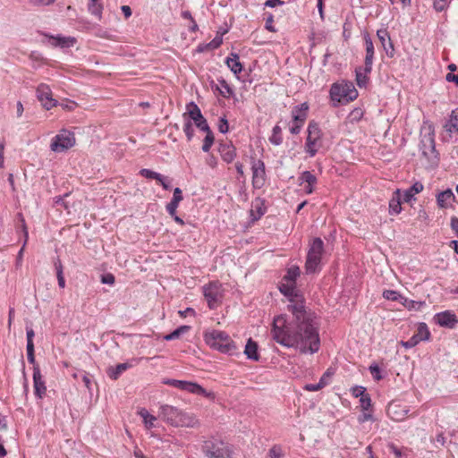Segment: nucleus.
Segmentation results:
<instances>
[{
	"instance_id": "f257e3e1",
	"label": "nucleus",
	"mask_w": 458,
	"mask_h": 458,
	"mask_svg": "<svg viewBox=\"0 0 458 458\" xmlns=\"http://www.w3.org/2000/svg\"><path fill=\"white\" fill-rule=\"evenodd\" d=\"M287 294V310L292 314L288 321L286 315H279L273 320L271 334L279 344L295 348L301 353L314 354L318 352L320 339L316 314L305 306V298L295 285Z\"/></svg>"
},
{
	"instance_id": "f03ea898",
	"label": "nucleus",
	"mask_w": 458,
	"mask_h": 458,
	"mask_svg": "<svg viewBox=\"0 0 458 458\" xmlns=\"http://www.w3.org/2000/svg\"><path fill=\"white\" fill-rule=\"evenodd\" d=\"M195 128L199 131L206 133L201 149L203 152H208L214 143L215 137L207 120L205 119V116H188L185 120L183 131L188 141L192 140Z\"/></svg>"
},
{
	"instance_id": "7ed1b4c3",
	"label": "nucleus",
	"mask_w": 458,
	"mask_h": 458,
	"mask_svg": "<svg viewBox=\"0 0 458 458\" xmlns=\"http://www.w3.org/2000/svg\"><path fill=\"white\" fill-rule=\"evenodd\" d=\"M205 343L212 349L228 355L239 353V348L225 331L213 329L204 334Z\"/></svg>"
},
{
	"instance_id": "20e7f679",
	"label": "nucleus",
	"mask_w": 458,
	"mask_h": 458,
	"mask_svg": "<svg viewBox=\"0 0 458 458\" xmlns=\"http://www.w3.org/2000/svg\"><path fill=\"white\" fill-rule=\"evenodd\" d=\"M159 416L163 420L174 427L194 428L198 424V420L192 414L184 412L168 404L160 406Z\"/></svg>"
},
{
	"instance_id": "39448f33",
	"label": "nucleus",
	"mask_w": 458,
	"mask_h": 458,
	"mask_svg": "<svg viewBox=\"0 0 458 458\" xmlns=\"http://www.w3.org/2000/svg\"><path fill=\"white\" fill-rule=\"evenodd\" d=\"M329 95L333 105L336 106L353 101L359 94L353 82L343 80L331 85Z\"/></svg>"
},
{
	"instance_id": "423d86ee",
	"label": "nucleus",
	"mask_w": 458,
	"mask_h": 458,
	"mask_svg": "<svg viewBox=\"0 0 458 458\" xmlns=\"http://www.w3.org/2000/svg\"><path fill=\"white\" fill-rule=\"evenodd\" d=\"M324 253V242L319 237H315L310 243L306 261L305 273L312 275L321 270V259Z\"/></svg>"
},
{
	"instance_id": "0eeeda50",
	"label": "nucleus",
	"mask_w": 458,
	"mask_h": 458,
	"mask_svg": "<svg viewBox=\"0 0 458 458\" xmlns=\"http://www.w3.org/2000/svg\"><path fill=\"white\" fill-rule=\"evenodd\" d=\"M428 130L429 131L420 140V151L421 152V156L428 162V165L431 168H436L439 165L440 157L436 148L435 132L434 130L431 129V125H429Z\"/></svg>"
},
{
	"instance_id": "6e6552de",
	"label": "nucleus",
	"mask_w": 458,
	"mask_h": 458,
	"mask_svg": "<svg viewBox=\"0 0 458 458\" xmlns=\"http://www.w3.org/2000/svg\"><path fill=\"white\" fill-rule=\"evenodd\" d=\"M202 451L208 458H232L233 455L231 445L216 437L205 440Z\"/></svg>"
},
{
	"instance_id": "1a4fd4ad",
	"label": "nucleus",
	"mask_w": 458,
	"mask_h": 458,
	"mask_svg": "<svg viewBox=\"0 0 458 458\" xmlns=\"http://www.w3.org/2000/svg\"><path fill=\"white\" fill-rule=\"evenodd\" d=\"M202 292L210 310L217 308L222 303L224 289L219 281H212L203 285Z\"/></svg>"
},
{
	"instance_id": "9d476101",
	"label": "nucleus",
	"mask_w": 458,
	"mask_h": 458,
	"mask_svg": "<svg viewBox=\"0 0 458 458\" xmlns=\"http://www.w3.org/2000/svg\"><path fill=\"white\" fill-rule=\"evenodd\" d=\"M76 143L74 132L62 129L52 139L50 149L54 152H65L72 148Z\"/></svg>"
},
{
	"instance_id": "9b49d317",
	"label": "nucleus",
	"mask_w": 458,
	"mask_h": 458,
	"mask_svg": "<svg viewBox=\"0 0 458 458\" xmlns=\"http://www.w3.org/2000/svg\"><path fill=\"white\" fill-rule=\"evenodd\" d=\"M250 169L252 174V186L254 189H261L267 182L266 165L263 160L250 157Z\"/></svg>"
},
{
	"instance_id": "f8f14e48",
	"label": "nucleus",
	"mask_w": 458,
	"mask_h": 458,
	"mask_svg": "<svg viewBox=\"0 0 458 458\" xmlns=\"http://www.w3.org/2000/svg\"><path fill=\"white\" fill-rule=\"evenodd\" d=\"M37 98L46 110H49L57 105V101L52 98V91L47 84L41 83L38 86Z\"/></svg>"
},
{
	"instance_id": "ddd939ff",
	"label": "nucleus",
	"mask_w": 458,
	"mask_h": 458,
	"mask_svg": "<svg viewBox=\"0 0 458 458\" xmlns=\"http://www.w3.org/2000/svg\"><path fill=\"white\" fill-rule=\"evenodd\" d=\"M434 321L440 327L453 329L458 324L457 316L452 310L438 312L434 316Z\"/></svg>"
},
{
	"instance_id": "4468645a",
	"label": "nucleus",
	"mask_w": 458,
	"mask_h": 458,
	"mask_svg": "<svg viewBox=\"0 0 458 458\" xmlns=\"http://www.w3.org/2000/svg\"><path fill=\"white\" fill-rule=\"evenodd\" d=\"M33 386L35 395L42 399L47 392V386L45 380L40 373L39 366H34L33 368Z\"/></svg>"
},
{
	"instance_id": "2eb2a0df",
	"label": "nucleus",
	"mask_w": 458,
	"mask_h": 458,
	"mask_svg": "<svg viewBox=\"0 0 458 458\" xmlns=\"http://www.w3.org/2000/svg\"><path fill=\"white\" fill-rule=\"evenodd\" d=\"M265 202V199L260 197H257L251 202V208L250 210V216L251 222H256L259 220L265 215L267 211Z\"/></svg>"
},
{
	"instance_id": "dca6fc26",
	"label": "nucleus",
	"mask_w": 458,
	"mask_h": 458,
	"mask_svg": "<svg viewBox=\"0 0 458 458\" xmlns=\"http://www.w3.org/2000/svg\"><path fill=\"white\" fill-rule=\"evenodd\" d=\"M377 36L386 55L393 57L394 55V47L388 30L386 29H380L377 31Z\"/></svg>"
},
{
	"instance_id": "f3484780",
	"label": "nucleus",
	"mask_w": 458,
	"mask_h": 458,
	"mask_svg": "<svg viewBox=\"0 0 458 458\" xmlns=\"http://www.w3.org/2000/svg\"><path fill=\"white\" fill-rule=\"evenodd\" d=\"M182 390L191 393V394L202 395L205 397H210V396L214 397L213 393L208 392L205 388H203L200 385H199L196 382L184 380L183 386H182Z\"/></svg>"
},
{
	"instance_id": "a211bd4d",
	"label": "nucleus",
	"mask_w": 458,
	"mask_h": 458,
	"mask_svg": "<svg viewBox=\"0 0 458 458\" xmlns=\"http://www.w3.org/2000/svg\"><path fill=\"white\" fill-rule=\"evenodd\" d=\"M218 152L227 164L232 163L236 157V148L232 143H220Z\"/></svg>"
},
{
	"instance_id": "6ab92c4d",
	"label": "nucleus",
	"mask_w": 458,
	"mask_h": 458,
	"mask_svg": "<svg viewBox=\"0 0 458 458\" xmlns=\"http://www.w3.org/2000/svg\"><path fill=\"white\" fill-rule=\"evenodd\" d=\"M218 83L214 84L212 82L211 88L214 90V92H217L220 96L229 98L231 96L233 95V90L232 87L226 82V81L224 78L217 79Z\"/></svg>"
},
{
	"instance_id": "aec40b11",
	"label": "nucleus",
	"mask_w": 458,
	"mask_h": 458,
	"mask_svg": "<svg viewBox=\"0 0 458 458\" xmlns=\"http://www.w3.org/2000/svg\"><path fill=\"white\" fill-rule=\"evenodd\" d=\"M52 40V45L54 47H59L61 48H68L73 47L76 43V38L73 37H64L62 35L57 36H50L46 34Z\"/></svg>"
},
{
	"instance_id": "412c9836",
	"label": "nucleus",
	"mask_w": 458,
	"mask_h": 458,
	"mask_svg": "<svg viewBox=\"0 0 458 458\" xmlns=\"http://www.w3.org/2000/svg\"><path fill=\"white\" fill-rule=\"evenodd\" d=\"M132 364L130 362L119 363L116 366H110L106 369V375L113 380L120 377L123 372L131 368Z\"/></svg>"
},
{
	"instance_id": "4be33fe9",
	"label": "nucleus",
	"mask_w": 458,
	"mask_h": 458,
	"mask_svg": "<svg viewBox=\"0 0 458 458\" xmlns=\"http://www.w3.org/2000/svg\"><path fill=\"white\" fill-rule=\"evenodd\" d=\"M244 354L249 360L255 361L259 360L260 355L259 353V345L257 342L252 340V338L248 339L244 349Z\"/></svg>"
},
{
	"instance_id": "5701e85b",
	"label": "nucleus",
	"mask_w": 458,
	"mask_h": 458,
	"mask_svg": "<svg viewBox=\"0 0 458 458\" xmlns=\"http://www.w3.org/2000/svg\"><path fill=\"white\" fill-rule=\"evenodd\" d=\"M455 196L451 189H447L437 195V204L440 208H446L448 203L454 201Z\"/></svg>"
},
{
	"instance_id": "b1692460",
	"label": "nucleus",
	"mask_w": 458,
	"mask_h": 458,
	"mask_svg": "<svg viewBox=\"0 0 458 458\" xmlns=\"http://www.w3.org/2000/svg\"><path fill=\"white\" fill-rule=\"evenodd\" d=\"M239 58L238 54L231 53L230 56L225 59L226 65L235 75L240 74L243 70V66L239 61Z\"/></svg>"
},
{
	"instance_id": "393cba45",
	"label": "nucleus",
	"mask_w": 458,
	"mask_h": 458,
	"mask_svg": "<svg viewBox=\"0 0 458 458\" xmlns=\"http://www.w3.org/2000/svg\"><path fill=\"white\" fill-rule=\"evenodd\" d=\"M401 191L397 189L392 199L389 200V214L398 215L402 211V200L400 196Z\"/></svg>"
},
{
	"instance_id": "a878e982",
	"label": "nucleus",
	"mask_w": 458,
	"mask_h": 458,
	"mask_svg": "<svg viewBox=\"0 0 458 458\" xmlns=\"http://www.w3.org/2000/svg\"><path fill=\"white\" fill-rule=\"evenodd\" d=\"M423 189L424 186L420 182H414L410 188L404 191L403 195V201L410 202L414 199V195L421 192Z\"/></svg>"
},
{
	"instance_id": "bb28decb",
	"label": "nucleus",
	"mask_w": 458,
	"mask_h": 458,
	"mask_svg": "<svg viewBox=\"0 0 458 458\" xmlns=\"http://www.w3.org/2000/svg\"><path fill=\"white\" fill-rule=\"evenodd\" d=\"M223 43V39L219 36H216L209 43H202L199 44L197 48L196 52L198 53H203L208 50H213L218 48Z\"/></svg>"
},
{
	"instance_id": "cd10ccee",
	"label": "nucleus",
	"mask_w": 458,
	"mask_h": 458,
	"mask_svg": "<svg viewBox=\"0 0 458 458\" xmlns=\"http://www.w3.org/2000/svg\"><path fill=\"white\" fill-rule=\"evenodd\" d=\"M53 264L55 269L58 286L62 289L65 287V279L64 276V266L59 257H56L53 260Z\"/></svg>"
},
{
	"instance_id": "c85d7f7f",
	"label": "nucleus",
	"mask_w": 458,
	"mask_h": 458,
	"mask_svg": "<svg viewBox=\"0 0 458 458\" xmlns=\"http://www.w3.org/2000/svg\"><path fill=\"white\" fill-rule=\"evenodd\" d=\"M17 216H18V219H19V222H20V225L17 226V230L19 228H21V232L23 233V236H24L23 245H22L21 249L19 250V253H18V257L21 258L22 256V252H23L24 247L27 244V242H28V239H29V232H28L27 225H26V222H25L23 215L21 213H18Z\"/></svg>"
},
{
	"instance_id": "c756f323",
	"label": "nucleus",
	"mask_w": 458,
	"mask_h": 458,
	"mask_svg": "<svg viewBox=\"0 0 458 458\" xmlns=\"http://www.w3.org/2000/svg\"><path fill=\"white\" fill-rule=\"evenodd\" d=\"M300 267L296 265H293L287 268L286 274L283 276V281L296 284V280L300 276Z\"/></svg>"
},
{
	"instance_id": "7c9ffc66",
	"label": "nucleus",
	"mask_w": 458,
	"mask_h": 458,
	"mask_svg": "<svg viewBox=\"0 0 458 458\" xmlns=\"http://www.w3.org/2000/svg\"><path fill=\"white\" fill-rule=\"evenodd\" d=\"M88 11L100 20L102 17L103 4L99 0H89L88 4Z\"/></svg>"
},
{
	"instance_id": "2f4dec72",
	"label": "nucleus",
	"mask_w": 458,
	"mask_h": 458,
	"mask_svg": "<svg viewBox=\"0 0 458 458\" xmlns=\"http://www.w3.org/2000/svg\"><path fill=\"white\" fill-rule=\"evenodd\" d=\"M369 73H365L362 67H358L355 69V81L357 85L361 88H366L369 83V78L368 77Z\"/></svg>"
},
{
	"instance_id": "473e14b6",
	"label": "nucleus",
	"mask_w": 458,
	"mask_h": 458,
	"mask_svg": "<svg viewBox=\"0 0 458 458\" xmlns=\"http://www.w3.org/2000/svg\"><path fill=\"white\" fill-rule=\"evenodd\" d=\"M300 184L306 182L307 184L316 185L318 182L317 177L310 171L302 172L298 178Z\"/></svg>"
},
{
	"instance_id": "72a5a7b5",
	"label": "nucleus",
	"mask_w": 458,
	"mask_h": 458,
	"mask_svg": "<svg viewBox=\"0 0 458 458\" xmlns=\"http://www.w3.org/2000/svg\"><path fill=\"white\" fill-rule=\"evenodd\" d=\"M414 335H418V338L420 342L428 341L430 338V332L428 330L427 324L424 322L419 324L417 333Z\"/></svg>"
},
{
	"instance_id": "f704fd0d",
	"label": "nucleus",
	"mask_w": 458,
	"mask_h": 458,
	"mask_svg": "<svg viewBox=\"0 0 458 458\" xmlns=\"http://www.w3.org/2000/svg\"><path fill=\"white\" fill-rule=\"evenodd\" d=\"M269 141L275 146H279L283 142L282 130L279 125H276L273 128L272 135L269 137Z\"/></svg>"
},
{
	"instance_id": "c9c22d12",
	"label": "nucleus",
	"mask_w": 458,
	"mask_h": 458,
	"mask_svg": "<svg viewBox=\"0 0 458 458\" xmlns=\"http://www.w3.org/2000/svg\"><path fill=\"white\" fill-rule=\"evenodd\" d=\"M318 140L311 139L310 137H307L305 142V152L310 155V157H314L318 149L316 148V142Z\"/></svg>"
},
{
	"instance_id": "e433bc0d",
	"label": "nucleus",
	"mask_w": 458,
	"mask_h": 458,
	"mask_svg": "<svg viewBox=\"0 0 458 458\" xmlns=\"http://www.w3.org/2000/svg\"><path fill=\"white\" fill-rule=\"evenodd\" d=\"M311 139L319 140L320 139V129L318 124L315 122H310L308 126V136Z\"/></svg>"
},
{
	"instance_id": "4c0bfd02",
	"label": "nucleus",
	"mask_w": 458,
	"mask_h": 458,
	"mask_svg": "<svg viewBox=\"0 0 458 458\" xmlns=\"http://www.w3.org/2000/svg\"><path fill=\"white\" fill-rule=\"evenodd\" d=\"M382 296L388 301H402L403 295L394 290H384Z\"/></svg>"
},
{
	"instance_id": "58836bf2",
	"label": "nucleus",
	"mask_w": 458,
	"mask_h": 458,
	"mask_svg": "<svg viewBox=\"0 0 458 458\" xmlns=\"http://www.w3.org/2000/svg\"><path fill=\"white\" fill-rule=\"evenodd\" d=\"M329 384L328 380L320 378L318 384H306L303 389L310 392L318 391Z\"/></svg>"
},
{
	"instance_id": "ea45409f",
	"label": "nucleus",
	"mask_w": 458,
	"mask_h": 458,
	"mask_svg": "<svg viewBox=\"0 0 458 458\" xmlns=\"http://www.w3.org/2000/svg\"><path fill=\"white\" fill-rule=\"evenodd\" d=\"M140 174L147 179H153V180H156V181H161L162 179V174H159V173H157L155 171H152L150 169H148V168H142L140 171Z\"/></svg>"
},
{
	"instance_id": "a19ab883",
	"label": "nucleus",
	"mask_w": 458,
	"mask_h": 458,
	"mask_svg": "<svg viewBox=\"0 0 458 458\" xmlns=\"http://www.w3.org/2000/svg\"><path fill=\"white\" fill-rule=\"evenodd\" d=\"M400 303H402L409 310H417L423 304V302H419V301H416L413 300H410L404 296H403V299H402V301H400Z\"/></svg>"
},
{
	"instance_id": "79ce46f5",
	"label": "nucleus",
	"mask_w": 458,
	"mask_h": 458,
	"mask_svg": "<svg viewBox=\"0 0 458 458\" xmlns=\"http://www.w3.org/2000/svg\"><path fill=\"white\" fill-rule=\"evenodd\" d=\"M363 38L366 47V55H374V45L369 34L365 32Z\"/></svg>"
},
{
	"instance_id": "37998d69",
	"label": "nucleus",
	"mask_w": 458,
	"mask_h": 458,
	"mask_svg": "<svg viewBox=\"0 0 458 458\" xmlns=\"http://www.w3.org/2000/svg\"><path fill=\"white\" fill-rule=\"evenodd\" d=\"M360 403L362 411H369L372 406L371 397L369 394L367 393L364 395H362L360 398Z\"/></svg>"
},
{
	"instance_id": "c03bdc74",
	"label": "nucleus",
	"mask_w": 458,
	"mask_h": 458,
	"mask_svg": "<svg viewBox=\"0 0 458 458\" xmlns=\"http://www.w3.org/2000/svg\"><path fill=\"white\" fill-rule=\"evenodd\" d=\"M369 370L371 373V375L375 380L378 381L383 378V376L381 375L380 368L377 363H372L369 367Z\"/></svg>"
},
{
	"instance_id": "a18cd8bd",
	"label": "nucleus",
	"mask_w": 458,
	"mask_h": 458,
	"mask_svg": "<svg viewBox=\"0 0 458 458\" xmlns=\"http://www.w3.org/2000/svg\"><path fill=\"white\" fill-rule=\"evenodd\" d=\"M451 0H434L433 7L437 12L440 13L447 8Z\"/></svg>"
},
{
	"instance_id": "49530a36",
	"label": "nucleus",
	"mask_w": 458,
	"mask_h": 458,
	"mask_svg": "<svg viewBox=\"0 0 458 458\" xmlns=\"http://www.w3.org/2000/svg\"><path fill=\"white\" fill-rule=\"evenodd\" d=\"M296 285V284H293V283H280V284L278 285V290L279 292L284 295V296H286L287 294H290L291 293V290L292 288H293L294 286Z\"/></svg>"
},
{
	"instance_id": "de8ad7c7",
	"label": "nucleus",
	"mask_w": 458,
	"mask_h": 458,
	"mask_svg": "<svg viewBox=\"0 0 458 458\" xmlns=\"http://www.w3.org/2000/svg\"><path fill=\"white\" fill-rule=\"evenodd\" d=\"M420 343V341L419 340L418 335H413L407 341H401V344L406 349L412 348V347L416 346L417 344H419Z\"/></svg>"
},
{
	"instance_id": "09e8293b",
	"label": "nucleus",
	"mask_w": 458,
	"mask_h": 458,
	"mask_svg": "<svg viewBox=\"0 0 458 458\" xmlns=\"http://www.w3.org/2000/svg\"><path fill=\"white\" fill-rule=\"evenodd\" d=\"M183 383H184V380H178V379L166 378V379L163 380V384L175 387L180 390L182 389Z\"/></svg>"
},
{
	"instance_id": "8fccbe9b",
	"label": "nucleus",
	"mask_w": 458,
	"mask_h": 458,
	"mask_svg": "<svg viewBox=\"0 0 458 458\" xmlns=\"http://www.w3.org/2000/svg\"><path fill=\"white\" fill-rule=\"evenodd\" d=\"M191 327L190 326H180L176 329H174L172 333V335L174 339L179 338L182 335L186 334L190 331Z\"/></svg>"
},
{
	"instance_id": "3c124183",
	"label": "nucleus",
	"mask_w": 458,
	"mask_h": 458,
	"mask_svg": "<svg viewBox=\"0 0 458 458\" xmlns=\"http://www.w3.org/2000/svg\"><path fill=\"white\" fill-rule=\"evenodd\" d=\"M366 391H367L366 387H364L362 386H355L351 388L352 394L356 398H358V397L360 398L362 395L367 394Z\"/></svg>"
},
{
	"instance_id": "603ef678",
	"label": "nucleus",
	"mask_w": 458,
	"mask_h": 458,
	"mask_svg": "<svg viewBox=\"0 0 458 458\" xmlns=\"http://www.w3.org/2000/svg\"><path fill=\"white\" fill-rule=\"evenodd\" d=\"M374 55H366L364 60V67L362 68L365 73H370L372 71Z\"/></svg>"
},
{
	"instance_id": "864d4df0",
	"label": "nucleus",
	"mask_w": 458,
	"mask_h": 458,
	"mask_svg": "<svg viewBox=\"0 0 458 458\" xmlns=\"http://www.w3.org/2000/svg\"><path fill=\"white\" fill-rule=\"evenodd\" d=\"M308 109H309V105L306 102H304V103L295 106L293 107V109L292 110L291 114H302L303 113L307 112Z\"/></svg>"
},
{
	"instance_id": "5fc2aeb1",
	"label": "nucleus",
	"mask_w": 458,
	"mask_h": 458,
	"mask_svg": "<svg viewBox=\"0 0 458 458\" xmlns=\"http://www.w3.org/2000/svg\"><path fill=\"white\" fill-rule=\"evenodd\" d=\"M268 455L270 458H280L282 455V448L280 445H273L268 452Z\"/></svg>"
},
{
	"instance_id": "6e6d98bb",
	"label": "nucleus",
	"mask_w": 458,
	"mask_h": 458,
	"mask_svg": "<svg viewBox=\"0 0 458 458\" xmlns=\"http://www.w3.org/2000/svg\"><path fill=\"white\" fill-rule=\"evenodd\" d=\"M182 114H201V112L196 104H194L193 102H191L187 106V111L184 112Z\"/></svg>"
},
{
	"instance_id": "4d7b16f0",
	"label": "nucleus",
	"mask_w": 458,
	"mask_h": 458,
	"mask_svg": "<svg viewBox=\"0 0 458 458\" xmlns=\"http://www.w3.org/2000/svg\"><path fill=\"white\" fill-rule=\"evenodd\" d=\"M26 349H27V359H28V361L34 366H38V364H36V360H35V350H34V346H26Z\"/></svg>"
},
{
	"instance_id": "13d9d810",
	"label": "nucleus",
	"mask_w": 458,
	"mask_h": 458,
	"mask_svg": "<svg viewBox=\"0 0 458 458\" xmlns=\"http://www.w3.org/2000/svg\"><path fill=\"white\" fill-rule=\"evenodd\" d=\"M448 126V131L450 132L455 131L458 133V116H450V121Z\"/></svg>"
},
{
	"instance_id": "bf43d9fd",
	"label": "nucleus",
	"mask_w": 458,
	"mask_h": 458,
	"mask_svg": "<svg viewBox=\"0 0 458 458\" xmlns=\"http://www.w3.org/2000/svg\"><path fill=\"white\" fill-rule=\"evenodd\" d=\"M182 199H183V196H182V190L180 188L176 187L174 190V194H173V198H172L171 201L179 205V203L182 200Z\"/></svg>"
},
{
	"instance_id": "052dcab7",
	"label": "nucleus",
	"mask_w": 458,
	"mask_h": 458,
	"mask_svg": "<svg viewBox=\"0 0 458 458\" xmlns=\"http://www.w3.org/2000/svg\"><path fill=\"white\" fill-rule=\"evenodd\" d=\"M273 21H274L273 14L272 13H268L267 17L266 18L265 28H266V30H267L270 32H276V28L273 26Z\"/></svg>"
},
{
	"instance_id": "680f3d73",
	"label": "nucleus",
	"mask_w": 458,
	"mask_h": 458,
	"mask_svg": "<svg viewBox=\"0 0 458 458\" xmlns=\"http://www.w3.org/2000/svg\"><path fill=\"white\" fill-rule=\"evenodd\" d=\"M27 346H34L33 338L35 336L32 327H26Z\"/></svg>"
},
{
	"instance_id": "e2e57ef3",
	"label": "nucleus",
	"mask_w": 458,
	"mask_h": 458,
	"mask_svg": "<svg viewBox=\"0 0 458 458\" xmlns=\"http://www.w3.org/2000/svg\"><path fill=\"white\" fill-rule=\"evenodd\" d=\"M225 117L226 116H221L219 121L218 129L221 133H226L229 129L228 122Z\"/></svg>"
},
{
	"instance_id": "0e129e2a",
	"label": "nucleus",
	"mask_w": 458,
	"mask_h": 458,
	"mask_svg": "<svg viewBox=\"0 0 458 458\" xmlns=\"http://www.w3.org/2000/svg\"><path fill=\"white\" fill-rule=\"evenodd\" d=\"M115 281L114 276L111 273L105 274L101 276V283L106 284H114Z\"/></svg>"
},
{
	"instance_id": "69168bd1",
	"label": "nucleus",
	"mask_w": 458,
	"mask_h": 458,
	"mask_svg": "<svg viewBox=\"0 0 458 458\" xmlns=\"http://www.w3.org/2000/svg\"><path fill=\"white\" fill-rule=\"evenodd\" d=\"M55 0H29L33 6H46L55 3Z\"/></svg>"
},
{
	"instance_id": "338daca9",
	"label": "nucleus",
	"mask_w": 458,
	"mask_h": 458,
	"mask_svg": "<svg viewBox=\"0 0 458 458\" xmlns=\"http://www.w3.org/2000/svg\"><path fill=\"white\" fill-rule=\"evenodd\" d=\"M62 110L64 112H73L74 109L78 106V105L73 101H69L66 104H61Z\"/></svg>"
},
{
	"instance_id": "774afa93",
	"label": "nucleus",
	"mask_w": 458,
	"mask_h": 458,
	"mask_svg": "<svg viewBox=\"0 0 458 458\" xmlns=\"http://www.w3.org/2000/svg\"><path fill=\"white\" fill-rule=\"evenodd\" d=\"M430 441L432 443H435L437 442V444H439L441 446H444L446 443V438L444 435L443 432H440L437 435L436 438H431Z\"/></svg>"
}]
</instances>
